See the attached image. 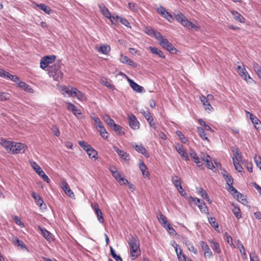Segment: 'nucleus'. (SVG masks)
Returning <instances> with one entry per match:
<instances>
[{"label": "nucleus", "mask_w": 261, "mask_h": 261, "mask_svg": "<svg viewBox=\"0 0 261 261\" xmlns=\"http://www.w3.org/2000/svg\"><path fill=\"white\" fill-rule=\"evenodd\" d=\"M112 127H113V129L116 132H117L118 134H121V133H122V128L120 125H117V124H115L114 123Z\"/></svg>", "instance_id": "e2e57ef3"}, {"label": "nucleus", "mask_w": 261, "mask_h": 261, "mask_svg": "<svg viewBox=\"0 0 261 261\" xmlns=\"http://www.w3.org/2000/svg\"><path fill=\"white\" fill-rule=\"evenodd\" d=\"M237 199L240 202H241L244 205H246L248 203V201L246 198V196H244L243 194L239 192L236 195V197Z\"/></svg>", "instance_id": "7c9ffc66"}, {"label": "nucleus", "mask_w": 261, "mask_h": 261, "mask_svg": "<svg viewBox=\"0 0 261 261\" xmlns=\"http://www.w3.org/2000/svg\"><path fill=\"white\" fill-rule=\"evenodd\" d=\"M119 21L123 25H125V27L129 28H131V26L130 25L129 22L128 21V20L126 18L121 17Z\"/></svg>", "instance_id": "0e129e2a"}, {"label": "nucleus", "mask_w": 261, "mask_h": 261, "mask_svg": "<svg viewBox=\"0 0 261 261\" xmlns=\"http://www.w3.org/2000/svg\"><path fill=\"white\" fill-rule=\"evenodd\" d=\"M237 71L239 75L248 83H251L253 80L250 77L249 74L246 70L244 65L237 67Z\"/></svg>", "instance_id": "0eeeda50"}, {"label": "nucleus", "mask_w": 261, "mask_h": 261, "mask_svg": "<svg viewBox=\"0 0 261 261\" xmlns=\"http://www.w3.org/2000/svg\"><path fill=\"white\" fill-rule=\"evenodd\" d=\"M99 132L101 136L104 139H107L108 137V133L107 132L105 127L102 128L101 129H99Z\"/></svg>", "instance_id": "bf43d9fd"}, {"label": "nucleus", "mask_w": 261, "mask_h": 261, "mask_svg": "<svg viewBox=\"0 0 261 261\" xmlns=\"http://www.w3.org/2000/svg\"><path fill=\"white\" fill-rule=\"evenodd\" d=\"M37 7L39 8L40 10L43 11L45 13L47 14H49L50 12L52 11L51 9L47 6L45 5L44 4H40L37 5Z\"/></svg>", "instance_id": "2f4dec72"}, {"label": "nucleus", "mask_w": 261, "mask_h": 261, "mask_svg": "<svg viewBox=\"0 0 261 261\" xmlns=\"http://www.w3.org/2000/svg\"><path fill=\"white\" fill-rule=\"evenodd\" d=\"M179 261H185L186 256L182 253V250L180 249V251L176 253Z\"/></svg>", "instance_id": "680f3d73"}, {"label": "nucleus", "mask_w": 261, "mask_h": 261, "mask_svg": "<svg viewBox=\"0 0 261 261\" xmlns=\"http://www.w3.org/2000/svg\"><path fill=\"white\" fill-rule=\"evenodd\" d=\"M67 109L72 113V114L79 119H83L85 118L84 115L81 111L74 105L71 102H67Z\"/></svg>", "instance_id": "423d86ee"}, {"label": "nucleus", "mask_w": 261, "mask_h": 261, "mask_svg": "<svg viewBox=\"0 0 261 261\" xmlns=\"http://www.w3.org/2000/svg\"><path fill=\"white\" fill-rule=\"evenodd\" d=\"M233 151L234 152H233V155L234 156V158H234V159H235V161L236 162H241L242 161V156L239 153V151L238 150V149L236 151H234L233 150Z\"/></svg>", "instance_id": "5fc2aeb1"}, {"label": "nucleus", "mask_w": 261, "mask_h": 261, "mask_svg": "<svg viewBox=\"0 0 261 261\" xmlns=\"http://www.w3.org/2000/svg\"><path fill=\"white\" fill-rule=\"evenodd\" d=\"M166 230L168 231V232L172 236H176L177 234L174 229L171 226L170 223H168L166 225V227H164Z\"/></svg>", "instance_id": "37998d69"}, {"label": "nucleus", "mask_w": 261, "mask_h": 261, "mask_svg": "<svg viewBox=\"0 0 261 261\" xmlns=\"http://www.w3.org/2000/svg\"><path fill=\"white\" fill-rule=\"evenodd\" d=\"M10 98L9 94L0 92V101H6L9 99Z\"/></svg>", "instance_id": "09e8293b"}, {"label": "nucleus", "mask_w": 261, "mask_h": 261, "mask_svg": "<svg viewBox=\"0 0 261 261\" xmlns=\"http://www.w3.org/2000/svg\"><path fill=\"white\" fill-rule=\"evenodd\" d=\"M27 149V146L25 144L21 143H16L14 142L12 153H22L24 152Z\"/></svg>", "instance_id": "9d476101"}, {"label": "nucleus", "mask_w": 261, "mask_h": 261, "mask_svg": "<svg viewBox=\"0 0 261 261\" xmlns=\"http://www.w3.org/2000/svg\"><path fill=\"white\" fill-rule=\"evenodd\" d=\"M79 144L86 152L91 147L90 145L84 141H79Z\"/></svg>", "instance_id": "58836bf2"}, {"label": "nucleus", "mask_w": 261, "mask_h": 261, "mask_svg": "<svg viewBox=\"0 0 261 261\" xmlns=\"http://www.w3.org/2000/svg\"><path fill=\"white\" fill-rule=\"evenodd\" d=\"M228 188L227 189L228 191L234 196L236 197V195L239 193L236 189H235L232 185H228Z\"/></svg>", "instance_id": "8fccbe9b"}, {"label": "nucleus", "mask_w": 261, "mask_h": 261, "mask_svg": "<svg viewBox=\"0 0 261 261\" xmlns=\"http://www.w3.org/2000/svg\"><path fill=\"white\" fill-rule=\"evenodd\" d=\"M160 45H161L164 48L166 49L171 53L176 52V48L173 46V45L169 42L168 39L164 38L159 43Z\"/></svg>", "instance_id": "6e6552de"}, {"label": "nucleus", "mask_w": 261, "mask_h": 261, "mask_svg": "<svg viewBox=\"0 0 261 261\" xmlns=\"http://www.w3.org/2000/svg\"><path fill=\"white\" fill-rule=\"evenodd\" d=\"M14 243L18 246H20L21 248H25V245L22 241L20 240L17 238H15L13 239Z\"/></svg>", "instance_id": "3c124183"}, {"label": "nucleus", "mask_w": 261, "mask_h": 261, "mask_svg": "<svg viewBox=\"0 0 261 261\" xmlns=\"http://www.w3.org/2000/svg\"><path fill=\"white\" fill-rule=\"evenodd\" d=\"M109 170L111 172L113 176L120 185H125L126 183L129 184L128 180L122 176L121 173L117 170L115 167L113 166L111 167Z\"/></svg>", "instance_id": "20e7f679"}, {"label": "nucleus", "mask_w": 261, "mask_h": 261, "mask_svg": "<svg viewBox=\"0 0 261 261\" xmlns=\"http://www.w3.org/2000/svg\"><path fill=\"white\" fill-rule=\"evenodd\" d=\"M250 261H259L258 256L256 255L255 252L249 254Z\"/></svg>", "instance_id": "774afa93"}, {"label": "nucleus", "mask_w": 261, "mask_h": 261, "mask_svg": "<svg viewBox=\"0 0 261 261\" xmlns=\"http://www.w3.org/2000/svg\"><path fill=\"white\" fill-rule=\"evenodd\" d=\"M103 119L110 127H112L115 123L114 121L108 115H105Z\"/></svg>", "instance_id": "4c0bfd02"}, {"label": "nucleus", "mask_w": 261, "mask_h": 261, "mask_svg": "<svg viewBox=\"0 0 261 261\" xmlns=\"http://www.w3.org/2000/svg\"><path fill=\"white\" fill-rule=\"evenodd\" d=\"M13 220L15 221L16 224L19 226H23V222L21 221L20 218L16 216H14L13 217Z\"/></svg>", "instance_id": "69168bd1"}, {"label": "nucleus", "mask_w": 261, "mask_h": 261, "mask_svg": "<svg viewBox=\"0 0 261 261\" xmlns=\"http://www.w3.org/2000/svg\"><path fill=\"white\" fill-rule=\"evenodd\" d=\"M154 31L155 30L151 27H147L145 28L144 32L146 34L152 37L153 34L154 33Z\"/></svg>", "instance_id": "6e6d98bb"}, {"label": "nucleus", "mask_w": 261, "mask_h": 261, "mask_svg": "<svg viewBox=\"0 0 261 261\" xmlns=\"http://www.w3.org/2000/svg\"><path fill=\"white\" fill-rule=\"evenodd\" d=\"M200 245L204 252L205 257H208L209 258L211 257L213 255V253L206 243L204 241H201L200 242Z\"/></svg>", "instance_id": "ddd939ff"}, {"label": "nucleus", "mask_w": 261, "mask_h": 261, "mask_svg": "<svg viewBox=\"0 0 261 261\" xmlns=\"http://www.w3.org/2000/svg\"><path fill=\"white\" fill-rule=\"evenodd\" d=\"M172 181L177 190L181 186L180 179L177 175H174L172 176Z\"/></svg>", "instance_id": "c756f323"}, {"label": "nucleus", "mask_w": 261, "mask_h": 261, "mask_svg": "<svg viewBox=\"0 0 261 261\" xmlns=\"http://www.w3.org/2000/svg\"><path fill=\"white\" fill-rule=\"evenodd\" d=\"M130 249V254L134 259L141 254L140 241L137 236L130 235L127 240Z\"/></svg>", "instance_id": "f257e3e1"}, {"label": "nucleus", "mask_w": 261, "mask_h": 261, "mask_svg": "<svg viewBox=\"0 0 261 261\" xmlns=\"http://www.w3.org/2000/svg\"><path fill=\"white\" fill-rule=\"evenodd\" d=\"M38 228L41 231L42 235L47 241L50 242L53 240V234L50 232L40 226H38Z\"/></svg>", "instance_id": "6ab92c4d"}, {"label": "nucleus", "mask_w": 261, "mask_h": 261, "mask_svg": "<svg viewBox=\"0 0 261 261\" xmlns=\"http://www.w3.org/2000/svg\"><path fill=\"white\" fill-rule=\"evenodd\" d=\"M62 64L60 61L56 62L54 65L49 66L47 69L48 74L54 80L59 81L63 79V73L61 70Z\"/></svg>", "instance_id": "f03ea898"}, {"label": "nucleus", "mask_w": 261, "mask_h": 261, "mask_svg": "<svg viewBox=\"0 0 261 261\" xmlns=\"http://www.w3.org/2000/svg\"><path fill=\"white\" fill-rule=\"evenodd\" d=\"M18 84V86L20 88H21L22 90L29 92L30 93H33V89L28 85H27L25 83L19 81L18 82L16 83Z\"/></svg>", "instance_id": "b1692460"}, {"label": "nucleus", "mask_w": 261, "mask_h": 261, "mask_svg": "<svg viewBox=\"0 0 261 261\" xmlns=\"http://www.w3.org/2000/svg\"><path fill=\"white\" fill-rule=\"evenodd\" d=\"M233 213L234 214L235 217L239 219L242 217V215L241 213L240 209L239 207L234 206L232 210Z\"/></svg>", "instance_id": "a19ab883"}, {"label": "nucleus", "mask_w": 261, "mask_h": 261, "mask_svg": "<svg viewBox=\"0 0 261 261\" xmlns=\"http://www.w3.org/2000/svg\"><path fill=\"white\" fill-rule=\"evenodd\" d=\"M197 132L201 138V139L203 140H207V137L206 136V134L204 132L203 128L201 127L198 126L197 127Z\"/></svg>", "instance_id": "c9c22d12"}, {"label": "nucleus", "mask_w": 261, "mask_h": 261, "mask_svg": "<svg viewBox=\"0 0 261 261\" xmlns=\"http://www.w3.org/2000/svg\"><path fill=\"white\" fill-rule=\"evenodd\" d=\"M113 149L114 151L117 153L119 157L122 160L125 161L129 160V155L126 152L119 149L118 147L115 146H113Z\"/></svg>", "instance_id": "dca6fc26"}, {"label": "nucleus", "mask_w": 261, "mask_h": 261, "mask_svg": "<svg viewBox=\"0 0 261 261\" xmlns=\"http://www.w3.org/2000/svg\"><path fill=\"white\" fill-rule=\"evenodd\" d=\"M62 189L64 192L71 198H75L74 194H73L72 190L70 189L68 184L66 181H64L62 182Z\"/></svg>", "instance_id": "a211bd4d"}, {"label": "nucleus", "mask_w": 261, "mask_h": 261, "mask_svg": "<svg viewBox=\"0 0 261 261\" xmlns=\"http://www.w3.org/2000/svg\"><path fill=\"white\" fill-rule=\"evenodd\" d=\"M175 19L180 22L183 26L189 29L197 31L200 29L198 25L195 24L189 21L186 17L180 12L175 15Z\"/></svg>", "instance_id": "7ed1b4c3"}, {"label": "nucleus", "mask_w": 261, "mask_h": 261, "mask_svg": "<svg viewBox=\"0 0 261 261\" xmlns=\"http://www.w3.org/2000/svg\"><path fill=\"white\" fill-rule=\"evenodd\" d=\"M91 206H92L93 209H94L95 213H96V214L97 215V219H98V221L100 223H103L104 219L103 218L102 212L99 209L98 204L97 203H95L94 204H92Z\"/></svg>", "instance_id": "4468645a"}, {"label": "nucleus", "mask_w": 261, "mask_h": 261, "mask_svg": "<svg viewBox=\"0 0 261 261\" xmlns=\"http://www.w3.org/2000/svg\"><path fill=\"white\" fill-rule=\"evenodd\" d=\"M72 96L76 97L77 99L82 101H85L87 100L86 96L75 88H73Z\"/></svg>", "instance_id": "f3484780"}, {"label": "nucleus", "mask_w": 261, "mask_h": 261, "mask_svg": "<svg viewBox=\"0 0 261 261\" xmlns=\"http://www.w3.org/2000/svg\"><path fill=\"white\" fill-rule=\"evenodd\" d=\"M252 123L254 124V127L258 129L260 126V121L256 117L254 116L253 119L251 120Z\"/></svg>", "instance_id": "603ef678"}, {"label": "nucleus", "mask_w": 261, "mask_h": 261, "mask_svg": "<svg viewBox=\"0 0 261 261\" xmlns=\"http://www.w3.org/2000/svg\"><path fill=\"white\" fill-rule=\"evenodd\" d=\"M149 48L151 53L156 55L158 57L160 58L163 59L165 58V56L164 55L163 52L161 50H160L158 48L153 46H150Z\"/></svg>", "instance_id": "a878e982"}, {"label": "nucleus", "mask_w": 261, "mask_h": 261, "mask_svg": "<svg viewBox=\"0 0 261 261\" xmlns=\"http://www.w3.org/2000/svg\"><path fill=\"white\" fill-rule=\"evenodd\" d=\"M40 64V67L44 70L46 68H47L48 66V64H47V62L44 61L43 57L41 58Z\"/></svg>", "instance_id": "338daca9"}, {"label": "nucleus", "mask_w": 261, "mask_h": 261, "mask_svg": "<svg viewBox=\"0 0 261 261\" xmlns=\"http://www.w3.org/2000/svg\"><path fill=\"white\" fill-rule=\"evenodd\" d=\"M208 222L211 226L216 230L218 228L219 225L218 222L216 221V219L214 217H211L208 218Z\"/></svg>", "instance_id": "79ce46f5"}, {"label": "nucleus", "mask_w": 261, "mask_h": 261, "mask_svg": "<svg viewBox=\"0 0 261 261\" xmlns=\"http://www.w3.org/2000/svg\"><path fill=\"white\" fill-rule=\"evenodd\" d=\"M44 59V61L47 62V64H49L52 63L56 59V56L55 55H50V56H45L43 57Z\"/></svg>", "instance_id": "49530a36"}, {"label": "nucleus", "mask_w": 261, "mask_h": 261, "mask_svg": "<svg viewBox=\"0 0 261 261\" xmlns=\"http://www.w3.org/2000/svg\"><path fill=\"white\" fill-rule=\"evenodd\" d=\"M198 206L202 213L208 214V211L205 202L203 201L198 204Z\"/></svg>", "instance_id": "e433bc0d"}, {"label": "nucleus", "mask_w": 261, "mask_h": 261, "mask_svg": "<svg viewBox=\"0 0 261 261\" xmlns=\"http://www.w3.org/2000/svg\"><path fill=\"white\" fill-rule=\"evenodd\" d=\"M156 11L159 14H160L163 17L165 15V13L167 11L166 10L164 7L160 6L156 9Z\"/></svg>", "instance_id": "13d9d810"}, {"label": "nucleus", "mask_w": 261, "mask_h": 261, "mask_svg": "<svg viewBox=\"0 0 261 261\" xmlns=\"http://www.w3.org/2000/svg\"><path fill=\"white\" fill-rule=\"evenodd\" d=\"M223 178L226 181V184L228 186L230 185H233V179L232 176L230 175L229 174H226V175H223Z\"/></svg>", "instance_id": "c03bdc74"}, {"label": "nucleus", "mask_w": 261, "mask_h": 261, "mask_svg": "<svg viewBox=\"0 0 261 261\" xmlns=\"http://www.w3.org/2000/svg\"><path fill=\"white\" fill-rule=\"evenodd\" d=\"M198 122L201 125L203 126L204 127V129L206 130H211V127L205 123V122L201 119H198Z\"/></svg>", "instance_id": "864d4df0"}, {"label": "nucleus", "mask_w": 261, "mask_h": 261, "mask_svg": "<svg viewBox=\"0 0 261 261\" xmlns=\"http://www.w3.org/2000/svg\"><path fill=\"white\" fill-rule=\"evenodd\" d=\"M129 85L131 88L135 91L138 92H141L143 90V88L142 86H140L138 84L135 83L134 81L130 79L128 80Z\"/></svg>", "instance_id": "4be33fe9"}, {"label": "nucleus", "mask_w": 261, "mask_h": 261, "mask_svg": "<svg viewBox=\"0 0 261 261\" xmlns=\"http://www.w3.org/2000/svg\"><path fill=\"white\" fill-rule=\"evenodd\" d=\"M32 197L35 200L36 203L41 208H44L46 206L45 204L44 203L43 200L40 197L39 194L36 193L34 192H33L31 194Z\"/></svg>", "instance_id": "2eb2a0df"}, {"label": "nucleus", "mask_w": 261, "mask_h": 261, "mask_svg": "<svg viewBox=\"0 0 261 261\" xmlns=\"http://www.w3.org/2000/svg\"><path fill=\"white\" fill-rule=\"evenodd\" d=\"M30 164L32 167L34 169V170L36 171V172L42 178L44 181L48 183L50 181V179L45 174L44 171L42 170L41 168L39 166V165L37 164L36 162L34 161H31Z\"/></svg>", "instance_id": "39448f33"}, {"label": "nucleus", "mask_w": 261, "mask_h": 261, "mask_svg": "<svg viewBox=\"0 0 261 261\" xmlns=\"http://www.w3.org/2000/svg\"><path fill=\"white\" fill-rule=\"evenodd\" d=\"M176 150L184 160H185V161L189 160L188 154L183 148V146L182 145H180L178 147H176Z\"/></svg>", "instance_id": "aec40b11"}, {"label": "nucleus", "mask_w": 261, "mask_h": 261, "mask_svg": "<svg viewBox=\"0 0 261 261\" xmlns=\"http://www.w3.org/2000/svg\"><path fill=\"white\" fill-rule=\"evenodd\" d=\"M121 17L117 15L113 14L111 15V18H109L111 21V23L114 24H116L119 21H120Z\"/></svg>", "instance_id": "a18cd8bd"}, {"label": "nucleus", "mask_w": 261, "mask_h": 261, "mask_svg": "<svg viewBox=\"0 0 261 261\" xmlns=\"http://www.w3.org/2000/svg\"><path fill=\"white\" fill-rule=\"evenodd\" d=\"M73 88L67 87L65 86H62L60 89L61 92L64 95H67L68 96H72Z\"/></svg>", "instance_id": "5701e85b"}, {"label": "nucleus", "mask_w": 261, "mask_h": 261, "mask_svg": "<svg viewBox=\"0 0 261 261\" xmlns=\"http://www.w3.org/2000/svg\"><path fill=\"white\" fill-rule=\"evenodd\" d=\"M233 163L234 164L235 169L238 170V172H240L242 171V169H243L241 165L239 164L240 162H236L234 158L232 159Z\"/></svg>", "instance_id": "4d7b16f0"}, {"label": "nucleus", "mask_w": 261, "mask_h": 261, "mask_svg": "<svg viewBox=\"0 0 261 261\" xmlns=\"http://www.w3.org/2000/svg\"><path fill=\"white\" fill-rule=\"evenodd\" d=\"M111 47L109 45H103L99 48V51L104 55H108L110 51Z\"/></svg>", "instance_id": "f704fd0d"}, {"label": "nucleus", "mask_w": 261, "mask_h": 261, "mask_svg": "<svg viewBox=\"0 0 261 261\" xmlns=\"http://www.w3.org/2000/svg\"><path fill=\"white\" fill-rule=\"evenodd\" d=\"M190 154L191 157L194 160V162L197 164L198 167H201L203 165L202 161H201L196 153V152L193 150H191Z\"/></svg>", "instance_id": "412c9836"}, {"label": "nucleus", "mask_w": 261, "mask_h": 261, "mask_svg": "<svg viewBox=\"0 0 261 261\" xmlns=\"http://www.w3.org/2000/svg\"><path fill=\"white\" fill-rule=\"evenodd\" d=\"M128 124L131 128L135 130L139 128V122L134 114L128 115Z\"/></svg>", "instance_id": "9b49d317"}, {"label": "nucleus", "mask_w": 261, "mask_h": 261, "mask_svg": "<svg viewBox=\"0 0 261 261\" xmlns=\"http://www.w3.org/2000/svg\"><path fill=\"white\" fill-rule=\"evenodd\" d=\"M231 13L233 16V18L236 20L241 23L245 22V18L243 16L236 11H231Z\"/></svg>", "instance_id": "393cba45"}, {"label": "nucleus", "mask_w": 261, "mask_h": 261, "mask_svg": "<svg viewBox=\"0 0 261 261\" xmlns=\"http://www.w3.org/2000/svg\"><path fill=\"white\" fill-rule=\"evenodd\" d=\"M87 153L90 159H94L96 160L97 158L96 157L97 152L92 146L88 151H87Z\"/></svg>", "instance_id": "72a5a7b5"}, {"label": "nucleus", "mask_w": 261, "mask_h": 261, "mask_svg": "<svg viewBox=\"0 0 261 261\" xmlns=\"http://www.w3.org/2000/svg\"><path fill=\"white\" fill-rule=\"evenodd\" d=\"M142 113L144 115L145 119L147 120L150 126H155V123L153 122V119L152 117L150 115V112L149 111H147L146 112L143 111Z\"/></svg>", "instance_id": "cd10ccee"}, {"label": "nucleus", "mask_w": 261, "mask_h": 261, "mask_svg": "<svg viewBox=\"0 0 261 261\" xmlns=\"http://www.w3.org/2000/svg\"><path fill=\"white\" fill-rule=\"evenodd\" d=\"M6 77L10 79L11 81L15 82L16 83L18 82L19 81V78L17 76L15 75H12L8 72H7Z\"/></svg>", "instance_id": "de8ad7c7"}, {"label": "nucleus", "mask_w": 261, "mask_h": 261, "mask_svg": "<svg viewBox=\"0 0 261 261\" xmlns=\"http://www.w3.org/2000/svg\"><path fill=\"white\" fill-rule=\"evenodd\" d=\"M152 37H155L157 40H158L160 42L162 40L164 39L162 34L156 31H154V33L153 34Z\"/></svg>", "instance_id": "052dcab7"}, {"label": "nucleus", "mask_w": 261, "mask_h": 261, "mask_svg": "<svg viewBox=\"0 0 261 261\" xmlns=\"http://www.w3.org/2000/svg\"><path fill=\"white\" fill-rule=\"evenodd\" d=\"M210 242L212 244L211 247L212 249L217 253L220 254L221 252L219 245L218 243L212 240Z\"/></svg>", "instance_id": "473e14b6"}, {"label": "nucleus", "mask_w": 261, "mask_h": 261, "mask_svg": "<svg viewBox=\"0 0 261 261\" xmlns=\"http://www.w3.org/2000/svg\"><path fill=\"white\" fill-rule=\"evenodd\" d=\"M238 247L240 250L241 255L243 258L245 259L247 258V255L245 251V247L240 240L237 241Z\"/></svg>", "instance_id": "c85d7f7f"}, {"label": "nucleus", "mask_w": 261, "mask_h": 261, "mask_svg": "<svg viewBox=\"0 0 261 261\" xmlns=\"http://www.w3.org/2000/svg\"><path fill=\"white\" fill-rule=\"evenodd\" d=\"M0 144L8 152L12 153L14 142L8 141L2 138Z\"/></svg>", "instance_id": "1a4fd4ad"}, {"label": "nucleus", "mask_w": 261, "mask_h": 261, "mask_svg": "<svg viewBox=\"0 0 261 261\" xmlns=\"http://www.w3.org/2000/svg\"><path fill=\"white\" fill-rule=\"evenodd\" d=\"M139 168L142 172V173L145 178H148L149 176V173L147 171V167L143 162H141L139 164Z\"/></svg>", "instance_id": "bb28decb"}, {"label": "nucleus", "mask_w": 261, "mask_h": 261, "mask_svg": "<svg viewBox=\"0 0 261 261\" xmlns=\"http://www.w3.org/2000/svg\"><path fill=\"white\" fill-rule=\"evenodd\" d=\"M132 147L135 148V149L138 152L144 155L146 158H148L149 157V155L145 148L143 146L142 143H140L139 144H132Z\"/></svg>", "instance_id": "f8f14e48"}, {"label": "nucleus", "mask_w": 261, "mask_h": 261, "mask_svg": "<svg viewBox=\"0 0 261 261\" xmlns=\"http://www.w3.org/2000/svg\"><path fill=\"white\" fill-rule=\"evenodd\" d=\"M110 252L112 257L116 260V261H123L122 258L120 255H117L115 253V251L112 246L110 247Z\"/></svg>", "instance_id": "ea45409f"}]
</instances>
